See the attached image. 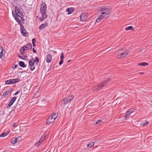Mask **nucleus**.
Returning a JSON list of instances; mask_svg holds the SVG:
<instances>
[{"mask_svg":"<svg viewBox=\"0 0 152 152\" xmlns=\"http://www.w3.org/2000/svg\"><path fill=\"white\" fill-rule=\"evenodd\" d=\"M15 10L17 15L20 17L22 18L23 15L22 13L20 11L19 8L16 6L15 7Z\"/></svg>","mask_w":152,"mask_h":152,"instance_id":"nucleus-7","label":"nucleus"},{"mask_svg":"<svg viewBox=\"0 0 152 152\" xmlns=\"http://www.w3.org/2000/svg\"><path fill=\"white\" fill-rule=\"evenodd\" d=\"M5 83L6 84L9 85L12 84L11 79L7 80L5 81Z\"/></svg>","mask_w":152,"mask_h":152,"instance_id":"nucleus-23","label":"nucleus"},{"mask_svg":"<svg viewBox=\"0 0 152 152\" xmlns=\"http://www.w3.org/2000/svg\"><path fill=\"white\" fill-rule=\"evenodd\" d=\"M94 142H97L98 141V139L97 138H95L94 140Z\"/></svg>","mask_w":152,"mask_h":152,"instance_id":"nucleus-42","label":"nucleus"},{"mask_svg":"<svg viewBox=\"0 0 152 152\" xmlns=\"http://www.w3.org/2000/svg\"><path fill=\"white\" fill-rule=\"evenodd\" d=\"M104 18H105V16H104L103 15H100L96 20V22H99L102 20Z\"/></svg>","mask_w":152,"mask_h":152,"instance_id":"nucleus-14","label":"nucleus"},{"mask_svg":"<svg viewBox=\"0 0 152 152\" xmlns=\"http://www.w3.org/2000/svg\"><path fill=\"white\" fill-rule=\"evenodd\" d=\"M9 133V132H8L2 133L0 135V137H5Z\"/></svg>","mask_w":152,"mask_h":152,"instance_id":"nucleus-19","label":"nucleus"},{"mask_svg":"<svg viewBox=\"0 0 152 152\" xmlns=\"http://www.w3.org/2000/svg\"><path fill=\"white\" fill-rule=\"evenodd\" d=\"M70 61H71V60H68V61H67V62H70Z\"/></svg>","mask_w":152,"mask_h":152,"instance_id":"nucleus-44","label":"nucleus"},{"mask_svg":"<svg viewBox=\"0 0 152 152\" xmlns=\"http://www.w3.org/2000/svg\"><path fill=\"white\" fill-rule=\"evenodd\" d=\"M102 121V120H99L97 121L96 122V124H98L99 123H100Z\"/></svg>","mask_w":152,"mask_h":152,"instance_id":"nucleus-37","label":"nucleus"},{"mask_svg":"<svg viewBox=\"0 0 152 152\" xmlns=\"http://www.w3.org/2000/svg\"><path fill=\"white\" fill-rule=\"evenodd\" d=\"M30 69L31 71H33L35 69L34 65L30 66Z\"/></svg>","mask_w":152,"mask_h":152,"instance_id":"nucleus-31","label":"nucleus"},{"mask_svg":"<svg viewBox=\"0 0 152 152\" xmlns=\"http://www.w3.org/2000/svg\"><path fill=\"white\" fill-rule=\"evenodd\" d=\"M45 137H42L40 140L38 141V142H39V144H40L45 139Z\"/></svg>","mask_w":152,"mask_h":152,"instance_id":"nucleus-33","label":"nucleus"},{"mask_svg":"<svg viewBox=\"0 0 152 152\" xmlns=\"http://www.w3.org/2000/svg\"><path fill=\"white\" fill-rule=\"evenodd\" d=\"M143 73H140V74H143Z\"/></svg>","mask_w":152,"mask_h":152,"instance_id":"nucleus-46","label":"nucleus"},{"mask_svg":"<svg viewBox=\"0 0 152 152\" xmlns=\"http://www.w3.org/2000/svg\"><path fill=\"white\" fill-rule=\"evenodd\" d=\"M12 15L14 18L17 21V22L18 23V24L20 26H22V24L21 23V21L19 18L16 17L15 15H14L13 14V12H12Z\"/></svg>","mask_w":152,"mask_h":152,"instance_id":"nucleus-16","label":"nucleus"},{"mask_svg":"<svg viewBox=\"0 0 152 152\" xmlns=\"http://www.w3.org/2000/svg\"><path fill=\"white\" fill-rule=\"evenodd\" d=\"M21 139L20 136H18L16 138H13L12 139L11 143L12 144H15L17 142H19Z\"/></svg>","mask_w":152,"mask_h":152,"instance_id":"nucleus-9","label":"nucleus"},{"mask_svg":"<svg viewBox=\"0 0 152 152\" xmlns=\"http://www.w3.org/2000/svg\"><path fill=\"white\" fill-rule=\"evenodd\" d=\"M148 65V64L147 63H146L144 62H143L142 63H140L138 64V65L139 66H145L146 65Z\"/></svg>","mask_w":152,"mask_h":152,"instance_id":"nucleus-24","label":"nucleus"},{"mask_svg":"<svg viewBox=\"0 0 152 152\" xmlns=\"http://www.w3.org/2000/svg\"><path fill=\"white\" fill-rule=\"evenodd\" d=\"M9 92H10L9 90V91L7 90L4 92V93H3V96H6L8 94H9Z\"/></svg>","mask_w":152,"mask_h":152,"instance_id":"nucleus-26","label":"nucleus"},{"mask_svg":"<svg viewBox=\"0 0 152 152\" xmlns=\"http://www.w3.org/2000/svg\"><path fill=\"white\" fill-rule=\"evenodd\" d=\"M25 51V49L24 48H22V47L20 49V54L23 55L24 54V51Z\"/></svg>","mask_w":152,"mask_h":152,"instance_id":"nucleus-28","label":"nucleus"},{"mask_svg":"<svg viewBox=\"0 0 152 152\" xmlns=\"http://www.w3.org/2000/svg\"><path fill=\"white\" fill-rule=\"evenodd\" d=\"M110 80H107L106 81H104L102 82L100 84L97 86H95L93 88V90L95 92H96L102 88V87L106 86L108 83V81Z\"/></svg>","mask_w":152,"mask_h":152,"instance_id":"nucleus-2","label":"nucleus"},{"mask_svg":"<svg viewBox=\"0 0 152 152\" xmlns=\"http://www.w3.org/2000/svg\"><path fill=\"white\" fill-rule=\"evenodd\" d=\"M117 100V99H116L115 100V101H116Z\"/></svg>","mask_w":152,"mask_h":152,"instance_id":"nucleus-47","label":"nucleus"},{"mask_svg":"<svg viewBox=\"0 0 152 152\" xmlns=\"http://www.w3.org/2000/svg\"><path fill=\"white\" fill-rule=\"evenodd\" d=\"M57 117V115H56V113H53L48 117L46 122V124L48 125H49L52 123L54 121L56 118Z\"/></svg>","mask_w":152,"mask_h":152,"instance_id":"nucleus-3","label":"nucleus"},{"mask_svg":"<svg viewBox=\"0 0 152 152\" xmlns=\"http://www.w3.org/2000/svg\"><path fill=\"white\" fill-rule=\"evenodd\" d=\"M100 10L101 12V15H103V16H105V18H107L110 12V9L109 8L102 7Z\"/></svg>","mask_w":152,"mask_h":152,"instance_id":"nucleus-4","label":"nucleus"},{"mask_svg":"<svg viewBox=\"0 0 152 152\" xmlns=\"http://www.w3.org/2000/svg\"><path fill=\"white\" fill-rule=\"evenodd\" d=\"M34 60L33 59H31L29 61V66L34 65Z\"/></svg>","mask_w":152,"mask_h":152,"instance_id":"nucleus-21","label":"nucleus"},{"mask_svg":"<svg viewBox=\"0 0 152 152\" xmlns=\"http://www.w3.org/2000/svg\"><path fill=\"white\" fill-rule=\"evenodd\" d=\"M48 25V23L47 22H45L43 24H42L39 27V29H42L43 30L45 27L47 26Z\"/></svg>","mask_w":152,"mask_h":152,"instance_id":"nucleus-15","label":"nucleus"},{"mask_svg":"<svg viewBox=\"0 0 152 152\" xmlns=\"http://www.w3.org/2000/svg\"><path fill=\"white\" fill-rule=\"evenodd\" d=\"M134 111V109L133 108H131L128 110L126 113L125 116V118H126V117L129 116L131 113H132Z\"/></svg>","mask_w":152,"mask_h":152,"instance_id":"nucleus-11","label":"nucleus"},{"mask_svg":"<svg viewBox=\"0 0 152 152\" xmlns=\"http://www.w3.org/2000/svg\"><path fill=\"white\" fill-rule=\"evenodd\" d=\"M15 68H16V67H17V65H15Z\"/></svg>","mask_w":152,"mask_h":152,"instance_id":"nucleus-45","label":"nucleus"},{"mask_svg":"<svg viewBox=\"0 0 152 152\" xmlns=\"http://www.w3.org/2000/svg\"><path fill=\"white\" fill-rule=\"evenodd\" d=\"M63 60H61V59L60 61L59 62V64L60 65H61L62 64V63H63Z\"/></svg>","mask_w":152,"mask_h":152,"instance_id":"nucleus-36","label":"nucleus"},{"mask_svg":"<svg viewBox=\"0 0 152 152\" xmlns=\"http://www.w3.org/2000/svg\"><path fill=\"white\" fill-rule=\"evenodd\" d=\"M71 10H72V9L71 8H68L66 10V12H69V14H70L72 13Z\"/></svg>","mask_w":152,"mask_h":152,"instance_id":"nucleus-30","label":"nucleus"},{"mask_svg":"<svg viewBox=\"0 0 152 152\" xmlns=\"http://www.w3.org/2000/svg\"><path fill=\"white\" fill-rule=\"evenodd\" d=\"M87 17L86 14L85 13H82L80 16V19L82 20H83L86 18Z\"/></svg>","mask_w":152,"mask_h":152,"instance_id":"nucleus-17","label":"nucleus"},{"mask_svg":"<svg viewBox=\"0 0 152 152\" xmlns=\"http://www.w3.org/2000/svg\"><path fill=\"white\" fill-rule=\"evenodd\" d=\"M148 124V122L147 121L145 122L144 123H143L141 125L143 126H145L147 125Z\"/></svg>","mask_w":152,"mask_h":152,"instance_id":"nucleus-29","label":"nucleus"},{"mask_svg":"<svg viewBox=\"0 0 152 152\" xmlns=\"http://www.w3.org/2000/svg\"><path fill=\"white\" fill-rule=\"evenodd\" d=\"M39 58L37 57H35V60H34V63L35 62V64H37L39 62Z\"/></svg>","mask_w":152,"mask_h":152,"instance_id":"nucleus-27","label":"nucleus"},{"mask_svg":"<svg viewBox=\"0 0 152 152\" xmlns=\"http://www.w3.org/2000/svg\"><path fill=\"white\" fill-rule=\"evenodd\" d=\"M94 145V142H90L87 145L88 147L91 148Z\"/></svg>","mask_w":152,"mask_h":152,"instance_id":"nucleus-22","label":"nucleus"},{"mask_svg":"<svg viewBox=\"0 0 152 152\" xmlns=\"http://www.w3.org/2000/svg\"><path fill=\"white\" fill-rule=\"evenodd\" d=\"M20 29L21 34L23 36L25 37H28V33L26 31L23 26H20Z\"/></svg>","mask_w":152,"mask_h":152,"instance_id":"nucleus-5","label":"nucleus"},{"mask_svg":"<svg viewBox=\"0 0 152 152\" xmlns=\"http://www.w3.org/2000/svg\"><path fill=\"white\" fill-rule=\"evenodd\" d=\"M17 97H12L10 100V102L9 103L8 106L9 107H11L15 101Z\"/></svg>","mask_w":152,"mask_h":152,"instance_id":"nucleus-12","label":"nucleus"},{"mask_svg":"<svg viewBox=\"0 0 152 152\" xmlns=\"http://www.w3.org/2000/svg\"><path fill=\"white\" fill-rule=\"evenodd\" d=\"M18 57L20 58L23 60H25V59H26L28 57L26 55L24 56H21L19 55Z\"/></svg>","mask_w":152,"mask_h":152,"instance_id":"nucleus-25","label":"nucleus"},{"mask_svg":"<svg viewBox=\"0 0 152 152\" xmlns=\"http://www.w3.org/2000/svg\"><path fill=\"white\" fill-rule=\"evenodd\" d=\"M128 54V52L127 51H125L124 52L121 53L118 56V58H125Z\"/></svg>","mask_w":152,"mask_h":152,"instance_id":"nucleus-8","label":"nucleus"},{"mask_svg":"<svg viewBox=\"0 0 152 152\" xmlns=\"http://www.w3.org/2000/svg\"><path fill=\"white\" fill-rule=\"evenodd\" d=\"M52 59V55L50 54H48L47 56L46 61L49 63L51 62V60Z\"/></svg>","mask_w":152,"mask_h":152,"instance_id":"nucleus-13","label":"nucleus"},{"mask_svg":"<svg viewBox=\"0 0 152 152\" xmlns=\"http://www.w3.org/2000/svg\"><path fill=\"white\" fill-rule=\"evenodd\" d=\"M12 84L15 83H17L20 81V80L18 78H16L15 79H11Z\"/></svg>","mask_w":152,"mask_h":152,"instance_id":"nucleus-18","label":"nucleus"},{"mask_svg":"<svg viewBox=\"0 0 152 152\" xmlns=\"http://www.w3.org/2000/svg\"><path fill=\"white\" fill-rule=\"evenodd\" d=\"M17 126V125L16 124V123H14L13 125V126L14 127H15Z\"/></svg>","mask_w":152,"mask_h":152,"instance_id":"nucleus-40","label":"nucleus"},{"mask_svg":"<svg viewBox=\"0 0 152 152\" xmlns=\"http://www.w3.org/2000/svg\"><path fill=\"white\" fill-rule=\"evenodd\" d=\"M40 144H39V142H38L36 144H35V146L37 147H38L39 146Z\"/></svg>","mask_w":152,"mask_h":152,"instance_id":"nucleus-38","label":"nucleus"},{"mask_svg":"<svg viewBox=\"0 0 152 152\" xmlns=\"http://www.w3.org/2000/svg\"><path fill=\"white\" fill-rule=\"evenodd\" d=\"M25 49V50L31 49L32 48V45L31 43H29L26 44L25 46L22 47Z\"/></svg>","mask_w":152,"mask_h":152,"instance_id":"nucleus-10","label":"nucleus"},{"mask_svg":"<svg viewBox=\"0 0 152 152\" xmlns=\"http://www.w3.org/2000/svg\"><path fill=\"white\" fill-rule=\"evenodd\" d=\"M74 96L73 95H71V96L68 97L67 98L64 99L63 100L64 101V104H65L70 102L72 100Z\"/></svg>","mask_w":152,"mask_h":152,"instance_id":"nucleus-6","label":"nucleus"},{"mask_svg":"<svg viewBox=\"0 0 152 152\" xmlns=\"http://www.w3.org/2000/svg\"><path fill=\"white\" fill-rule=\"evenodd\" d=\"M47 8L45 3H42V4L40 8V12L42 15V17H39L38 16H37V18H38L40 21H42L47 18L46 14Z\"/></svg>","mask_w":152,"mask_h":152,"instance_id":"nucleus-1","label":"nucleus"},{"mask_svg":"<svg viewBox=\"0 0 152 152\" xmlns=\"http://www.w3.org/2000/svg\"><path fill=\"white\" fill-rule=\"evenodd\" d=\"M36 42V40L35 38H34L32 40V43H35Z\"/></svg>","mask_w":152,"mask_h":152,"instance_id":"nucleus-35","label":"nucleus"},{"mask_svg":"<svg viewBox=\"0 0 152 152\" xmlns=\"http://www.w3.org/2000/svg\"><path fill=\"white\" fill-rule=\"evenodd\" d=\"M33 53H36L37 52L36 50L34 48H33Z\"/></svg>","mask_w":152,"mask_h":152,"instance_id":"nucleus-41","label":"nucleus"},{"mask_svg":"<svg viewBox=\"0 0 152 152\" xmlns=\"http://www.w3.org/2000/svg\"><path fill=\"white\" fill-rule=\"evenodd\" d=\"M64 57V54L63 53H61L60 56V59L61 60H63V59Z\"/></svg>","mask_w":152,"mask_h":152,"instance_id":"nucleus-34","label":"nucleus"},{"mask_svg":"<svg viewBox=\"0 0 152 152\" xmlns=\"http://www.w3.org/2000/svg\"><path fill=\"white\" fill-rule=\"evenodd\" d=\"M133 26H129L127 27H126L125 30H130L132 29V28Z\"/></svg>","mask_w":152,"mask_h":152,"instance_id":"nucleus-32","label":"nucleus"},{"mask_svg":"<svg viewBox=\"0 0 152 152\" xmlns=\"http://www.w3.org/2000/svg\"><path fill=\"white\" fill-rule=\"evenodd\" d=\"M20 66L22 67H25L26 66L24 62L22 61H20L19 62Z\"/></svg>","mask_w":152,"mask_h":152,"instance_id":"nucleus-20","label":"nucleus"},{"mask_svg":"<svg viewBox=\"0 0 152 152\" xmlns=\"http://www.w3.org/2000/svg\"><path fill=\"white\" fill-rule=\"evenodd\" d=\"M33 47H35L36 46L35 43H32Z\"/></svg>","mask_w":152,"mask_h":152,"instance_id":"nucleus-43","label":"nucleus"},{"mask_svg":"<svg viewBox=\"0 0 152 152\" xmlns=\"http://www.w3.org/2000/svg\"><path fill=\"white\" fill-rule=\"evenodd\" d=\"M20 92V90L18 91H17L14 94L15 95H17Z\"/></svg>","mask_w":152,"mask_h":152,"instance_id":"nucleus-39","label":"nucleus"},{"mask_svg":"<svg viewBox=\"0 0 152 152\" xmlns=\"http://www.w3.org/2000/svg\"><path fill=\"white\" fill-rule=\"evenodd\" d=\"M18 0H17L16 1H17Z\"/></svg>","mask_w":152,"mask_h":152,"instance_id":"nucleus-48","label":"nucleus"}]
</instances>
